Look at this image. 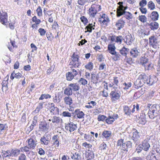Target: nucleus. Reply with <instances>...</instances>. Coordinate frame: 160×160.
Returning <instances> with one entry per match:
<instances>
[{
    "instance_id": "obj_62",
    "label": "nucleus",
    "mask_w": 160,
    "mask_h": 160,
    "mask_svg": "<svg viewBox=\"0 0 160 160\" xmlns=\"http://www.w3.org/2000/svg\"><path fill=\"white\" fill-rule=\"evenodd\" d=\"M79 82L83 85H85L87 83V81L83 78L80 79L79 80Z\"/></svg>"
},
{
    "instance_id": "obj_45",
    "label": "nucleus",
    "mask_w": 160,
    "mask_h": 160,
    "mask_svg": "<svg viewBox=\"0 0 160 160\" xmlns=\"http://www.w3.org/2000/svg\"><path fill=\"white\" fill-rule=\"evenodd\" d=\"M48 138L47 137H43V138H41V142H42V144H43L44 145H47L48 144Z\"/></svg>"
},
{
    "instance_id": "obj_29",
    "label": "nucleus",
    "mask_w": 160,
    "mask_h": 160,
    "mask_svg": "<svg viewBox=\"0 0 160 160\" xmlns=\"http://www.w3.org/2000/svg\"><path fill=\"white\" fill-rule=\"evenodd\" d=\"M64 93L68 96L72 95V89L69 86L67 87L64 90Z\"/></svg>"
},
{
    "instance_id": "obj_49",
    "label": "nucleus",
    "mask_w": 160,
    "mask_h": 160,
    "mask_svg": "<svg viewBox=\"0 0 160 160\" xmlns=\"http://www.w3.org/2000/svg\"><path fill=\"white\" fill-rule=\"evenodd\" d=\"M142 150H143L142 146V144H140L138 145V147H137L136 150V152H137L138 153H139L142 151Z\"/></svg>"
},
{
    "instance_id": "obj_8",
    "label": "nucleus",
    "mask_w": 160,
    "mask_h": 160,
    "mask_svg": "<svg viewBox=\"0 0 160 160\" xmlns=\"http://www.w3.org/2000/svg\"><path fill=\"white\" fill-rule=\"evenodd\" d=\"M149 39L150 46L155 49L158 48L159 42L154 36H151L149 38Z\"/></svg>"
},
{
    "instance_id": "obj_10",
    "label": "nucleus",
    "mask_w": 160,
    "mask_h": 160,
    "mask_svg": "<svg viewBox=\"0 0 160 160\" xmlns=\"http://www.w3.org/2000/svg\"><path fill=\"white\" fill-rule=\"evenodd\" d=\"M148 18H150L152 20L155 21L158 20L159 18V14L156 11H153L151 13H149L147 15Z\"/></svg>"
},
{
    "instance_id": "obj_27",
    "label": "nucleus",
    "mask_w": 160,
    "mask_h": 160,
    "mask_svg": "<svg viewBox=\"0 0 160 160\" xmlns=\"http://www.w3.org/2000/svg\"><path fill=\"white\" fill-rule=\"evenodd\" d=\"M116 48L114 45L112 44H109L108 46V50L109 52L111 54H113L114 52H115Z\"/></svg>"
},
{
    "instance_id": "obj_31",
    "label": "nucleus",
    "mask_w": 160,
    "mask_h": 160,
    "mask_svg": "<svg viewBox=\"0 0 160 160\" xmlns=\"http://www.w3.org/2000/svg\"><path fill=\"white\" fill-rule=\"evenodd\" d=\"M71 158L73 160H81V155L78 152H75L71 156Z\"/></svg>"
},
{
    "instance_id": "obj_41",
    "label": "nucleus",
    "mask_w": 160,
    "mask_h": 160,
    "mask_svg": "<svg viewBox=\"0 0 160 160\" xmlns=\"http://www.w3.org/2000/svg\"><path fill=\"white\" fill-rule=\"evenodd\" d=\"M114 121V118L113 117L109 116L106 119V122L108 124H111Z\"/></svg>"
},
{
    "instance_id": "obj_46",
    "label": "nucleus",
    "mask_w": 160,
    "mask_h": 160,
    "mask_svg": "<svg viewBox=\"0 0 160 160\" xmlns=\"http://www.w3.org/2000/svg\"><path fill=\"white\" fill-rule=\"evenodd\" d=\"M96 77V74L92 73L91 75V81L93 83L96 84L97 83V78Z\"/></svg>"
},
{
    "instance_id": "obj_7",
    "label": "nucleus",
    "mask_w": 160,
    "mask_h": 160,
    "mask_svg": "<svg viewBox=\"0 0 160 160\" xmlns=\"http://www.w3.org/2000/svg\"><path fill=\"white\" fill-rule=\"evenodd\" d=\"M133 135L132 138L136 145H138L140 142V133L136 129H133Z\"/></svg>"
},
{
    "instance_id": "obj_16",
    "label": "nucleus",
    "mask_w": 160,
    "mask_h": 160,
    "mask_svg": "<svg viewBox=\"0 0 160 160\" xmlns=\"http://www.w3.org/2000/svg\"><path fill=\"white\" fill-rule=\"evenodd\" d=\"M140 53V50L135 48L132 49L130 51V56L133 58H137Z\"/></svg>"
},
{
    "instance_id": "obj_39",
    "label": "nucleus",
    "mask_w": 160,
    "mask_h": 160,
    "mask_svg": "<svg viewBox=\"0 0 160 160\" xmlns=\"http://www.w3.org/2000/svg\"><path fill=\"white\" fill-rule=\"evenodd\" d=\"M123 110L125 114L127 115H129L131 113V110L130 108L127 106H124L123 107Z\"/></svg>"
},
{
    "instance_id": "obj_33",
    "label": "nucleus",
    "mask_w": 160,
    "mask_h": 160,
    "mask_svg": "<svg viewBox=\"0 0 160 160\" xmlns=\"http://www.w3.org/2000/svg\"><path fill=\"white\" fill-rule=\"evenodd\" d=\"M101 18L103 19L102 21V22L103 24H106V22H109V18L107 15L105 14H103L101 16Z\"/></svg>"
},
{
    "instance_id": "obj_26",
    "label": "nucleus",
    "mask_w": 160,
    "mask_h": 160,
    "mask_svg": "<svg viewBox=\"0 0 160 160\" xmlns=\"http://www.w3.org/2000/svg\"><path fill=\"white\" fill-rule=\"evenodd\" d=\"M68 86L72 89V91H76L79 89V87L76 83H70L68 85Z\"/></svg>"
},
{
    "instance_id": "obj_63",
    "label": "nucleus",
    "mask_w": 160,
    "mask_h": 160,
    "mask_svg": "<svg viewBox=\"0 0 160 160\" xmlns=\"http://www.w3.org/2000/svg\"><path fill=\"white\" fill-rule=\"evenodd\" d=\"M150 158H152V159H155V160H157V158L153 154H152V155H148L147 157V159L148 160H150Z\"/></svg>"
},
{
    "instance_id": "obj_2",
    "label": "nucleus",
    "mask_w": 160,
    "mask_h": 160,
    "mask_svg": "<svg viewBox=\"0 0 160 160\" xmlns=\"http://www.w3.org/2000/svg\"><path fill=\"white\" fill-rule=\"evenodd\" d=\"M160 107L158 105H153L150 108L148 114L150 118H154L160 113Z\"/></svg>"
},
{
    "instance_id": "obj_52",
    "label": "nucleus",
    "mask_w": 160,
    "mask_h": 160,
    "mask_svg": "<svg viewBox=\"0 0 160 160\" xmlns=\"http://www.w3.org/2000/svg\"><path fill=\"white\" fill-rule=\"evenodd\" d=\"M51 98V96L49 94H42L41 96V100H42L44 99H48V98Z\"/></svg>"
},
{
    "instance_id": "obj_32",
    "label": "nucleus",
    "mask_w": 160,
    "mask_h": 160,
    "mask_svg": "<svg viewBox=\"0 0 160 160\" xmlns=\"http://www.w3.org/2000/svg\"><path fill=\"white\" fill-rule=\"evenodd\" d=\"M111 132L110 131L104 130L102 133L103 137L106 139H108L111 136Z\"/></svg>"
},
{
    "instance_id": "obj_56",
    "label": "nucleus",
    "mask_w": 160,
    "mask_h": 160,
    "mask_svg": "<svg viewBox=\"0 0 160 160\" xmlns=\"http://www.w3.org/2000/svg\"><path fill=\"white\" fill-rule=\"evenodd\" d=\"M81 21L83 22L84 25H86L88 22L87 18L84 16H82L80 18Z\"/></svg>"
},
{
    "instance_id": "obj_12",
    "label": "nucleus",
    "mask_w": 160,
    "mask_h": 160,
    "mask_svg": "<svg viewBox=\"0 0 160 160\" xmlns=\"http://www.w3.org/2000/svg\"><path fill=\"white\" fill-rule=\"evenodd\" d=\"M149 139L147 138L145 139L142 143L141 144L143 148V150L145 151H148L150 148V145L149 143Z\"/></svg>"
},
{
    "instance_id": "obj_11",
    "label": "nucleus",
    "mask_w": 160,
    "mask_h": 160,
    "mask_svg": "<svg viewBox=\"0 0 160 160\" xmlns=\"http://www.w3.org/2000/svg\"><path fill=\"white\" fill-rule=\"evenodd\" d=\"M8 16L6 12L2 11V12L0 11V19L1 22L4 25H6V23H7V18Z\"/></svg>"
},
{
    "instance_id": "obj_53",
    "label": "nucleus",
    "mask_w": 160,
    "mask_h": 160,
    "mask_svg": "<svg viewBox=\"0 0 160 160\" xmlns=\"http://www.w3.org/2000/svg\"><path fill=\"white\" fill-rule=\"evenodd\" d=\"M140 80H139V78H138V79H137L135 82H134V84L135 86V88H138L139 87H140Z\"/></svg>"
},
{
    "instance_id": "obj_57",
    "label": "nucleus",
    "mask_w": 160,
    "mask_h": 160,
    "mask_svg": "<svg viewBox=\"0 0 160 160\" xmlns=\"http://www.w3.org/2000/svg\"><path fill=\"white\" fill-rule=\"evenodd\" d=\"M21 150L22 152H28L29 151V149H31L30 148L28 147V145H27L26 146L21 148Z\"/></svg>"
},
{
    "instance_id": "obj_22",
    "label": "nucleus",
    "mask_w": 160,
    "mask_h": 160,
    "mask_svg": "<svg viewBox=\"0 0 160 160\" xmlns=\"http://www.w3.org/2000/svg\"><path fill=\"white\" fill-rule=\"evenodd\" d=\"M32 21L35 22V23L32 25V27L33 28H37L38 25L40 23V20L38 19H37L36 17L35 16L32 18Z\"/></svg>"
},
{
    "instance_id": "obj_47",
    "label": "nucleus",
    "mask_w": 160,
    "mask_h": 160,
    "mask_svg": "<svg viewBox=\"0 0 160 160\" xmlns=\"http://www.w3.org/2000/svg\"><path fill=\"white\" fill-rule=\"evenodd\" d=\"M20 150L18 149H12L11 151L12 156V155H13L15 156H17L20 153Z\"/></svg>"
},
{
    "instance_id": "obj_23",
    "label": "nucleus",
    "mask_w": 160,
    "mask_h": 160,
    "mask_svg": "<svg viewBox=\"0 0 160 160\" xmlns=\"http://www.w3.org/2000/svg\"><path fill=\"white\" fill-rule=\"evenodd\" d=\"M85 154L86 158L87 160L92 159L94 157V154L93 152L91 151L90 152H85Z\"/></svg>"
},
{
    "instance_id": "obj_54",
    "label": "nucleus",
    "mask_w": 160,
    "mask_h": 160,
    "mask_svg": "<svg viewBox=\"0 0 160 160\" xmlns=\"http://www.w3.org/2000/svg\"><path fill=\"white\" fill-rule=\"evenodd\" d=\"M147 3L146 0H142L139 3V5L141 7H143L145 6Z\"/></svg>"
},
{
    "instance_id": "obj_50",
    "label": "nucleus",
    "mask_w": 160,
    "mask_h": 160,
    "mask_svg": "<svg viewBox=\"0 0 160 160\" xmlns=\"http://www.w3.org/2000/svg\"><path fill=\"white\" fill-rule=\"evenodd\" d=\"M122 39L123 37L122 36L120 35L116 36V42L119 44H121Z\"/></svg>"
},
{
    "instance_id": "obj_60",
    "label": "nucleus",
    "mask_w": 160,
    "mask_h": 160,
    "mask_svg": "<svg viewBox=\"0 0 160 160\" xmlns=\"http://www.w3.org/2000/svg\"><path fill=\"white\" fill-rule=\"evenodd\" d=\"M106 118V117H105L103 115H99L98 116V121H103L105 120Z\"/></svg>"
},
{
    "instance_id": "obj_61",
    "label": "nucleus",
    "mask_w": 160,
    "mask_h": 160,
    "mask_svg": "<svg viewBox=\"0 0 160 160\" xmlns=\"http://www.w3.org/2000/svg\"><path fill=\"white\" fill-rule=\"evenodd\" d=\"M139 9L142 13V14H145L147 13V10L146 8L143 7H140L139 8Z\"/></svg>"
},
{
    "instance_id": "obj_40",
    "label": "nucleus",
    "mask_w": 160,
    "mask_h": 160,
    "mask_svg": "<svg viewBox=\"0 0 160 160\" xmlns=\"http://www.w3.org/2000/svg\"><path fill=\"white\" fill-rule=\"evenodd\" d=\"M53 123H58L62 121V120L59 117L54 116L53 117L51 120Z\"/></svg>"
},
{
    "instance_id": "obj_36",
    "label": "nucleus",
    "mask_w": 160,
    "mask_h": 160,
    "mask_svg": "<svg viewBox=\"0 0 160 160\" xmlns=\"http://www.w3.org/2000/svg\"><path fill=\"white\" fill-rule=\"evenodd\" d=\"M147 6L148 8L151 10H153L155 8L154 3L152 1L148 2Z\"/></svg>"
},
{
    "instance_id": "obj_14",
    "label": "nucleus",
    "mask_w": 160,
    "mask_h": 160,
    "mask_svg": "<svg viewBox=\"0 0 160 160\" xmlns=\"http://www.w3.org/2000/svg\"><path fill=\"white\" fill-rule=\"evenodd\" d=\"M125 25V22L122 18L118 20L115 23V26L118 30H120L123 28Z\"/></svg>"
},
{
    "instance_id": "obj_24",
    "label": "nucleus",
    "mask_w": 160,
    "mask_h": 160,
    "mask_svg": "<svg viewBox=\"0 0 160 160\" xmlns=\"http://www.w3.org/2000/svg\"><path fill=\"white\" fill-rule=\"evenodd\" d=\"M49 105L51 107L50 108V112L53 113V114H56L57 112H58L59 110L58 108L56 107H55L53 103H51L49 104Z\"/></svg>"
},
{
    "instance_id": "obj_35",
    "label": "nucleus",
    "mask_w": 160,
    "mask_h": 160,
    "mask_svg": "<svg viewBox=\"0 0 160 160\" xmlns=\"http://www.w3.org/2000/svg\"><path fill=\"white\" fill-rule=\"evenodd\" d=\"M41 123H42V122ZM41 125L42 126V127H41V130L45 132H48V128L47 126V123L45 122H43V123H41Z\"/></svg>"
},
{
    "instance_id": "obj_48",
    "label": "nucleus",
    "mask_w": 160,
    "mask_h": 160,
    "mask_svg": "<svg viewBox=\"0 0 160 160\" xmlns=\"http://www.w3.org/2000/svg\"><path fill=\"white\" fill-rule=\"evenodd\" d=\"M106 65L104 63H102L99 65V70H102L105 71L106 70Z\"/></svg>"
},
{
    "instance_id": "obj_21",
    "label": "nucleus",
    "mask_w": 160,
    "mask_h": 160,
    "mask_svg": "<svg viewBox=\"0 0 160 160\" xmlns=\"http://www.w3.org/2000/svg\"><path fill=\"white\" fill-rule=\"evenodd\" d=\"M148 25L150 26L151 30H154L157 29L159 27L158 23L155 22H152L150 23H148Z\"/></svg>"
},
{
    "instance_id": "obj_55",
    "label": "nucleus",
    "mask_w": 160,
    "mask_h": 160,
    "mask_svg": "<svg viewBox=\"0 0 160 160\" xmlns=\"http://www.w3.org/2000/svg\"><path fill=\"white\" fill-rule=\"evenodd\" d=\"M123 88L124 89L127 90L131 87V83L130 82L126 83L125 82L123 84Z\"/></svg>"
},
{
    "instance_id": "obj_9",
    "label": "nucleus",
    "mask_w": 160,
    "mask_h": 160,
    "mask_svg": "<svg viewBox=\"0 0 160 160\" xmlns=\"http://www.w3.org/2000/svg\"><path fill=\"white\" fill-rule=\"evenodd\" d=\"M78 72L74 69H72L66 74L67 80L70 81L72 80L78 74Z\"/></svg>"
},
{
    "instance_id": "obj_38",
    "label": "nucleus",
    "mask_w": 160,
    "mask_h": 160,
    "mask_svg": "<svg viewBox=\"0 0 160 160\" xmlns=\"http://www.w3.org/2000/svg\"><path fill=\"white\" fill-rule=\"evenodd\" d=\"M85 68L87 69L90 71L92 70L93 68V64L91 62H89L85 65Z\"/></svg>"
},
{
    "instance_id": "obj_19",
    "label": "nucleus",
    "mask_w": 160,
    "mask_h": 160,
    "mask_svg": "<svg viewBox=\"0 0 160 160\" xmlns=\"http://www.w3.org/2000/svg\"><path fill=\"white\" fill-rule=\"evenodd\" d=\"M129 51V49L123 47L119 50L120 53L123 56L125 57V58H127V55Z\"/></svg>"
},
{
    "instance_id": "obj_17",
    "label": "nucleus",
    "mask_w": 160,
    "mask_h": 160,
    "mask_svg": "<svg viewBox=\"0 0 160 160\" xmlns=\"http://www.w3.org/2000/svg\"><path fill=\"white\" fill-rule=\"evenodd\" d=\"M145 114L143 113L140 114V116L138 120V122L139 124L144 125L146 122Z\"/></svg>"
},
{
    "instance_id": "obj_59",
    "label": "nucleus",
    "mask_w": 160,
    "mask_h": 160,
    "mask_svg": "<svg viewBox=\"0 0 160 160\" xmlns=\"http://www.w3.org/2000/svg\"><path fill=\"white\" fill-rule=\"evenodd\" d=\"M52 144L53 145H54V147L55 148H58L59 146V140L53 142Z\"/></svg>"
},
{
    "instance_id": "obj_43",
    "label": "nucleus",
    "mask_w": 160,
    "mask_h": 160,
    "mask_svg": "<svg viewBox=\"0 0 160 160\" xmlns=\"http://www.w3.org/2000/svg\"><path fill=\"white\" fill-rule=\"evenodd\" d=\"M138 20L141 22L144 23L146 22L147 18L145 15H140L138 17Z\"/></svg>"
},
{
    "instance_id": "obj_44",
    "label": "nucleus",
    "mask_w": 160,
    "mask_h": 160,
    "mask_svg": "<svg viewBox=\"0 0 160 160\" xmlns=\"http://www.w3.org/2000/svg\"><path fill=\"white\" fill-rule=\"evenodd\" d=\"M8 127L6 124H0V132H3L7 129Z\"/></svg>"
},
{
    "instance_id": "obj_25",
    "label": "nucleus",
    "mask_w": 160,
    "mask_h": 160,
    "mask_svg": "<svg viewBox=\"0 0 160 160\" xmlns=\"http://www.w3.org/2000/svg\"><path fill=\"white\" fill-rule=\"evenodd\" d=\"M148 60L146 58H143V59H142L141 61V63L142 64V65H143L145 67V69L147 70H149L151 68V64H149L147 65H145V64L147 62Z\"/></svg>"
},
{
    "instance_id": "obj_13",
    "label": "nucleus",
    "mask_w": 160,
    "mask_h": 160,
    "mask_svg": "<svg viewBox=\"0 0 160 160\" xmlns=\"http://www.w3.org/2000/svg\"><path fill=\"white\" fill-rule=\"evenodd\" d=\"M77 128V125L72 122H70L68 124L65 126V129L69 130L70 132H72L75 130Z\"/></svg>"
},
{
    "instance_id": "obj_3",
    "label": "nucleus",
    "mask_w": 160,
    "mask_h": 160,
    "mask_svg": "<svg viewBox=\"0 0 160 160\" xmlns=\"http://www.w3.org/2000/svg\"><path fill=\"white\" fill-rule=\"evenodd\" d=\"M116 89L117 88L113 87L110 93L111 100L112 102H115L118 100L121 96L120 92Z\"/></svg>"
},
{
    "instance_id": "obj_4",
    "label": "nucleus",
    "mask_w": 160,
    "mask_h": 160,
    "mask_svg": "<svg viewBox=\"0 0 160 160\" xmlns=\"http://www.w3.org/2000/svg\"><path fill=\"white\" fill-rule=\"evenodd\" d=\"M121 144H122L121 149L127 152L128 148H131L132 146V143L130 141H128L125 142L122 139L118 140V146H121Z\"/></svg>"
},
{
    "instance_id": "obj_64",
    "label": "nucleus",
    "mask_w": 160,
    "mask_h": 160,
    "mask_svg": "<svg viewBox=\"0 0 160 160\" xmlns=\"http://www.w3.org/2000/svg\"><path fill=\"white\" fill-rule=\"evenodd\" d=\"M104 58L103 55L102 54L98 56L97 59L99 62H101L104 60Z\"/></svg>"
},
{
    "instance_id": "obj_37",
    "label": "nucleus",
    "mask_w": 160,
    "mask_h": 160,
    "mask_svg": "<svg viewBox=\"0 0 160 160\" xmlns=\"http://www.w3.org/2000/svg\"><path fill=\"white\" fill-rule=\"evenodd\" d=\"M114 56L112 57L113 60L115 61L120 59L121 55L118 53L116 52H114L113 54H112Z\"/></svg>"
},
{
    "instance_id": "obj_30",
    "label": "nucleus",
    "mask_w": 160,
    "mask_h": 160,
    "mask_svg": "<svg viewBox=\"0 0 160 160\" xmlns=\"http://www.w3.org/2000/svg\"><path fill=\"white\" fill-rule=\"evenodd\" d=\"M3 154L2 156L3 158H6L8 157L10 158L12 156L11 152L10 150H7V151H4L2 152Z\"/></svg>"
},
{
    "instance_id": "obj_42",
    "label": "nucleus",
    "mask_w": 160,
    "mask_h": 160,
    "mask_svg": "<svg viewBox=\"0 0 160 160\" xmlns=\"http://www.w3.org/2000/svg\"><path fill=\"white\" fill-rule=\"evenodd\" d=\"M92 28L93 29H94V28H92V24H89L85 28V29H87V31H85V32H92Z\"/></svg>"
},
{
    "instance_id": "obj_15",
    "label": "nucleus",
    "mask_w": 160,
    "mask_h": 160,
    "mask_svg": "<svg viewBox=\"0 0 160 160\" xmlns=\"http://www.w3.org/2000/svg\"><path fill=\"white\" fill-rule=\"evenodd\" d=\"M26 142H27V145L31 149H34L36 145V142L32 138L28 139Z\"/></svg>"
},
{
    "instance_id": "obj_1",
    "label": "nucleus",
    "mask_w": 160,
    "mask_h": 160,
    "mask_svg": "<svg viewBox=\"0 0 160 160\" xmlns=\"http://www.w3.org/2000/svg\"><path fill=\"white\" fill-rule=\"evenodd\" d=\"M122 2H119L118 4L119 5L117 9V16L119 17L124 14L126 19L129 20L132 18V14L129 12H126L125 10L127 8V7L123 5Z\"/></svg>"
},
{
    "instance_id": "obj_6",
    "label": "nucleus",
    "mask_w": 160,
    "mask_h": 160,
    "mask_svg": "<svg viewBox=\"0 0 160 160\" xmlns=\"http://www.w3.org/2000/svg\"><path fill=\"white\" fill-rule=\"evenodd\" d=\"M79 56L78 55L75 54L74 52L73 53L72 55V61L70 63L75 68L78 67L81 64V63L78 61L79 60Z\"/></svg>"
},
{
    "instance_id": "obj_28",
    "label": "nucleus",
    "mask_w": 160,
    "mask_h": 160,
    "mask_svg": "<svg viewBox=\"0 0 160 160\" xmlns=\"http://www.w3.org/2000/svg\"><path fill=\"white\" fill-rule=\"evenodd\" d=\"M74 113L77 115V117L79 118H83L84 115V114L83 112L80 111L78 109L75 110Z\"/></svg>"
},
{
    "instance_id": "obj_20",
    "label": "nucleus",
    "mask_w": 160,
    "mask_h": 160,
    "mask_svg": "<svg viewBox=\"0 0 160 160\" xmlns=\"http://www.w3.org/2000/svg\"><path fill=\"white\" fill-rule=\"evenodd\" d=\"M89 10L90 15L92 17H94L97 12L96 8L93 5H92Z\"/></svg>"
},
{
    "instance_id": "obj_58",
    "label": "nucleus",
    "mask_w": 160,
    "mask_h": 160,
    "mask_svg": "<svg viewBox=\"0 0 160 160\" xmlns=\"http://www.w3.org/2000/svg\"><path fill=\"white\" fill-rule=\"evenodd\" d=\"M62 115L64 117H71V114L68 111H64L62 113Z\"/></svg>"
},
{
    "instance_id": "obj_5",
    "label": "nucleus",
    "mask_w": 160,
    "mask_h": 160,
    "mask_svg": "<svg viewBox=\"0 0 160 160\" xmlns=\"http://www.w3.org/2000/svg\"><path fill=\"white\" fill-rule=\"evenodd\" d=\"M139 78L143 80L145 84L149 85H152L154 82L153 79L148 75L142 74L139 75Z\"/></svg>"
},
{
    "instance_id": "obj_51",
    "label": "nucleus",
    "mask_w": 160,
    "mask_h": 160,
    "mask_svg": "<svg viewBox=\"0 0 160 160\" xmlns=\"http://www.w3.org/2000/svg\"><path fill=\"white\" fill-rule=\"evenodd\" d=\"M46 36L48 40L51 41L53 38V36L51 32H47L46 33Z\"/></svg>"
},
{
    "instance_id": "obj_18",
    "label": "nucleus",
    "mask_w": 160,
    "mask_h": 160,
    "mask_svg": "<svg viewBox=\"0 0 160 160\" xmlns=\"http://www.w3.org/2000/svg\"><path fill=\"white\" fill-rule=\"evenodd\" d=\"M125 42L128 45H130L133 41V39L131 34H128L125 37V39H124Z\"/></svg>"
},
{
    "instance_id": "obj_34",
    "label": "nucleus",
    "mask_w": 160,
    "mask_h": 160,
    "mask_svg": "<svg viewBox=\"0 0 160 160\" xmlns=\"http://www.w3.org/2000/svg\"><path fill=\"white\" fill-rule=\"evenodd\" d=\"M64 101L66 104L69 105L72 103V98L69 97H65L64 98Z\"/></svg>"
}]
</instances>
